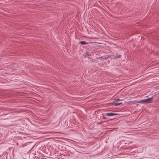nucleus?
<instances>
[{
	"mask_svg": "<svg viewBox=\"0 0 159 159\" xmlns=\"http://www.w3.org/2000/svg\"><path fill=\"white\" fill-rule=\"evenodd\" d=\"M154 96H153L152 97L149 98L148 99H146V103H151L152 102L153 99V97Z\"/></svg>",
	"mask_w": 159,
	"mask_h": 159,
	"instance_id": "1",
	"label": "nucleus"
},
{
	"mask_svg": "<svg viewBox=\"0 0 159 159\" xmlns=\"http://www.w3.org/2000/svg\"><path fill=\"white\" fill-rule=\"evenodd\" d=\"M130 104H134L136 103H138V101H130L129 102Z\"/></svg>",
	"mask_w": 159,
	"mask_h": 159,
	"instance_id": "3",
	"label": "nucleus"
},
{
	"mask_svg": "<svg viewBox=\"0 0 159 159\" xmlns=\"http://www.w3.org/2000/svg\"><path fill=\"white\" fill-rule=\"evenodd\" d=\"M124 100L123 99H119V98H117V99H116V101H123Z\"/></svg>",
	"mask_w": 159,
	"mask_h": 159,
	"instance_id": "7",
	"label": "nucleus"
},
{
	"mask_svg": "<svg viewBox=\"0 0 159 159\" xmlns=\"http://www.w3.org/2000/svg\"><path fill=\"white\" fill-rule=\"evenodd\" d=\"M120 55H118L116 56V58H120Z\"/></svg>",
	"mask_w": 159,
	"mask_h": 159,
	"instance_id": "8",
	"label": "nucleus"
},
{
	"mask_svg": "<svg viewBox=\"0 0 159 159\" xmlns=\"http://www.w3.org/2000/svg\"><path fill=\"white\" fill-rule=\"evenodd\" d=\"M121 104V102L119 103H115L114 104V105L115 106H117Z\"/></svg>",
	"mask_w": 159,
	"mask_h": 159,
	"instance_id": "6",
	"label": "nucleus"
},
{
	"mask_svg": "<svg viewBox=\"0 0 159 159\" xmlns=\"http://www.w3.org/2000/svg\"><path fill=\"white\" fill-rule=\"evenodd\" d=\"M80 44L82 45H84L85 44H87V43H86V42L84 41L80 42Z\"/></svg>",
	"mask_w": 159,
	"mask_h": 159,
	"instance_id": "5",
	"label": "nucleus"
},
{
	"mask_svg": "<svg viewBox=\"0 0 159 159\" xmlns=\"http://www.w3.org/2000/svg\"><path fill=\"white\" fill-rule=\"evenodd\" d=\"M138 101V103H146V99L140 100V101Z\"/></svg>",
	"mask_w": 159,
	"mask_h": 159,
	"instance_id": "4",
	"label": "nucleus"
},
{
	"mask_svg": "<svg viewBox=\"0 0 159 159\" xmlns=\"http://www.w3.org/2000/svg\"><path fill=\"white\" fill-rule=\"evenodd\" d=\"M117 115V114H116L113 113H107L106 114V115L108 116H113Z\"/></svg>",
	"mask_w": 159,
	"mask_h": 159,
	"instance_id": "2",
	"label": "nucleus"
},
{
	"mask_svg": "<svg viewBox=\"0 0 159 159\" xmlns=\"http://www.w3.org/2000/svg\"><path fill=\"white\" fill-rule=\"evenodd\" d=\"M107 58H105V59H106Z\"/></svg>",
	"mask_w": 159,
	"mask_h": 159,
	"instance_id": "9",
	"label": "nucleus"
}]
</instances>
